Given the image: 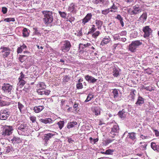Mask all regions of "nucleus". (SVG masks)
I'll use <instances>...</instances> for the list:
<instances>
[{
    "label": "nucleus",
    "mask_w": 159,
    "mask_h": 159,
    "mask_svg": "<svg viewBox=\"0 0 159 159\" xmlns=\"http://www.w3.org/2000/svg\"><path fill=\"white\" fill-rule=\"evenodd\" d=\"M43 15V20L46 24L51 23L53 20L52 13V11H42Z\"/></svg>",
    "instance_id": "obj_1"
},
{
    "label": "nucleus",
    "mask_w": 159,
    "mask_h": 159,
    "mask_svg": "<svg viewBox=\"0 0 159 159\" xmlns=\"http://www.w3.org/2000/svg\"><path fill=\"white\" fill-rule=\"evenodd\" d=\"M142 44V41L135 40L132 41L129 45V50L131 52H135L136 48Z\"/></svg>",
    "instance_id": "obj_2"
},
{
    "label": "nucleus",
    "mask_w": 159,
    "mask_h": 159,
    "mask_svg": "<svg viewBox=\"0 0 159 159\" xmlns=\"http://www.w3.org/2000/svg\"><path fill=\"white\" fill-rule=\"evenodd\" d=\"M142 11V9L138 5L133 6L132 9H129V13L131 15H135L140 13Z\"/></svg>",
    "instance_id": "obj_3"
},
{
    "label": "nucleus",
    "mask_w": 159,
    "mask_h": 159,
    "mask_svg": "<svg viewBox=\"0 0 159 159\" xmlns=\"http://www.w3.org/2000/svg\"><path fill=\"white\" fill-rule=\"evenodd\" d=\"M12 86L8 84H4L2 86L3 92L7 94H10L12 91Z\"/></svg>",
    "instance_id": "obj_4"
},
{
    "label": "nucleus",
    "mask_w": 159,
    "mask_h": 159,
    "mask_svg": "<svg viewBox=\"0 0 159 159\" xmlns=\"http://www.w3.org/2000/svg\"><path fill=\"white\" fill-rule=\"evenodd\" d=\"M71 47L70 42L66 40L63 42L62 46L61 47V50L63 52H67L69 51Z\"/></svg>",
    "instance_id": "obj_5"
},
{
    "label": "nucleus",
    "mask_w": 159,
    "mask_h": 159,
    "mask_svg": "<svg viewBox=\"0 0 159 159\" xmlns=\"http://www.w3.org/2000/svg\"><path fill=\"white\" fill-rule=\"evenodd\" d=\"M10 112L6 110H2L0 111V119L5 120L9 117Z\"/></svg>",
    "instance_id": "obj_6"
},
{
    "label": "nucleus",
    "mask_w": 159,
    "mask_h": 159,
    "mask_svg": "<svg viewBox=\"0 0 159 159\" xmlns=\"http://www.w3.org/2000/svg\"><path fill=\"white\" fill-rule=\"evenodd\" d=\"M13 130L11 126H7L3 129L2 135L4 136H8L11 134Z\"/></svg>",
    "instance_id": "obj_7"
},
{
    "label": "nucleus",
    "mask_w": 159,
    "mask_h": 159,
    "mask_svg": "<svg viewBox=\"0 0 159 159\" xmlns=\"http://www.w3.org/2000/svg\"><path fill=\"white\" fill-rule=\"evenodd\" d=\"M143 31L144 33L143 37L145 38L148 37L152 33V30L148 26L144 27L143 29Z\"/></svg>",
    "instance_id": "obj_8"
},
{
    "label": "nucleus",
    "mask_w": 159,
    "mask_h": 159,
    "mask_svg": "<svg viewBox=\"0 0 159 159\" xmlns=\"http://www.w3.org/2000/svg\"><path fill=\"white\" fill-rule=\"evenodd\" d=\"M0 49H2L1 51L2 52H4V53L3 55V57L4 58L7 57L9 55L11 49L9 48L1 47Z\"/></svg>",
    "instance_id": "obj_9"
},
{
    "label": "nucleus",
    "mask_w": 159,
    "mask_h": 159,
    "mask_svg": "<svg viewBox=\"0 0 159 159\" xmlns=\"http://www.w3.org/2000/svg\"><path fill=\"white\" fill-rule=\"evenodd\" d=\"M92 15L91 13H89L82 20V24L84 25L86 23L90 20L92 17Z\"/></svg>",
    "instance_id": "obj_10"
},
{
    "label": "nucleus",
    "mask_w": 159,
    "mask_h": 159,
    "mask_svg": "<svg viewBox=\"0 0 159 159\" xmlns=\"http://www.w3.org/2000/svg\"><path fill=\"white\" fill-rule=\"evenodd\" d=\"M85 78L89 82L91 83H94L96 82L97 80L95 79L93 77L89 76L88 75L85 76Z\"/></svg>",
    "instance_id": "obj_11"
},
{
    "label": "nucleus",
    "mask_w": 159,
    "mask_h": 159,
    "mask_svg": "<svg viewBox=\"0 0 159 159\" xmlns=\"http://www.w3.org/2000/svg\"><path fill=\"white\" fill-rule=\"evenodd\" d=\"M118 130L119 128L118 126L116 125H114L112 128L111 132V134L113 133V136L111 135L112 137H114V136L116 135V134H115L114 133H117L118 132Z\"/></svg>",
    "instance_id": "obj_12"
},
{
    "label": "nucleus",
    "mask_w": 159,
    "mask_h": 159,
    "mask_svg": "<svg viewBox=\"0 0 159 159\" xmlns=\"http://www.w3.org/2000/svg\"><path fill=\"white\" fill-rule=\"evenodd\" d=\"M76 6L72 3L70 5L68 8V11L71 12L75 13L76 12Z\"/></svg>",
    "instance_id": "obj_13"
},
{
    "label": "nucleus",
    "mask_w": 159,
    "mask_h": 159,
    "mask_svg": "<svg viewBox=\"0 0 159 159\" xmlns=\"http://www.w3.org/2000/svg\"><path fill=\"white\" fill-rule=\"evenodd\" d=\"M44 108V107L43 106H39L35 107L33 110L35 113H38L42 111Z\"/></svg>",
    "instance_id": "obj_14"
},
{
    "label": "nucleus",
    "mask_w": 159,
    "mask_h": 159,
    "mask_svg": "<svg viewBox=\"0 0 159 159\" xmlns=\"http://www.w3.org/2000/svg\"><path fill=\"white\" fill-rule=\"evenodd\" d=\"M110 39L109 37L104 38L101 41L100 45L103 46L107 44L110 42Z\"/></svg>",
    "instance_id": "obj_15"
},
{
    "label": "nucleus",
    "mask_w": 159,
    "mask_h": 159,
    "mask_svg": "<svg viewBox=\"0 0 159 159\" xmlns=\"http://www.w3.org/2000/svg\"><path fill=\"white\" fill-rule=\"evenodd\" d=\"M40 121L45 124L50 123L52 122V120L50 118H46L45 119H41L39 120Z\"/></svg>",
    "instance_id": "obj_16"
},
{
    "label": "nucleus",
    "mask_w": 159,
    "mask_h": 159,
    "mask_svg": "<svg viewBox=\"0 0 159 159\" xmlns=\"http://www.w3.org/2000/svg\"><path fill=\"white\" fill-rule=\"evenodd\" d=\"M126 114L124 110H122L118 112V115L121 118L124 119L125 118Z\"/></svg>",
    "instance_id": "obj_17"
},
{
    "label": "nucleus",
    "mask_w": 159,
    "mask_h": 159,
    "mask_svg": "<svg viewBox=\"0 0 159 159\" xmlns=\"http://www.w3.org/2000/svg\"><path fill=\"white\" fill-rule=\"evenodd\" d=\"M10 141L12 143H19L21 142V139L19 138L14 136L11 139Z\"/></svg>",
    "instance_id": "obj_18"
},
{
    "label": "nucleus",
    "mask_w": 159,
    "mask_h": 159,
    "mask_svg": "<svg viewBox=\"0 0 159 159\" xmlns=\"http://www.w3.org/2000/svg\"><path fill=\"white\" fill-rule=\"evenodd\" d=\"M118 68L115 67L113 68V75L114 77H117L119 75Z\"/></svg>",
    "instance_id": "obj_19"
},
{
    "label": "nucleus",
    "mask_w": 159,
    "mask_h": 159,
    "mask_svg": "<svg viewBox=\"0 0 159 159\" xmlns=\"http://www.w3.org/2000/svg\"><path fill=\"white\" fill-rule=\"evenodd\" d=\"M151 147L154 150H157L158 151L159 150V146L156 145L155 143L152 142L151 144Z\"/></svg>",
    "instance_id": "obj_20"
},
{
    "label": "nucleus",
    "mask_w": 159,
    "mask_h": 159,
    "mask_svg": "<svg viewBox=\"0 0 159 159\" xmlns=\"http://www.w3.org/2000/svg\"><path fill=\"white\" fill-rule=\"evenodd\" d=\"M77 125V123L76 121H72L68 122L67 125V128L70 129L73 128L75 125Z\"/></svg>",
    "instance_id": "obj_21"
},
{
    "label": "nucleus",
    "mask_w": 159,
    "mask_h": 159,
    "mask_svg": "<svg viewBox=\"0 0 159 159\" xmlns=\"http://www.w3.org/2000/svg\"><path fill=\"white\" fill-rule=\"evenodd\" d=\"M37 89H45L46 88V85L43 82H39L37 85Z\"/></svg>",
    "instance_id": "obj_22"
},
{
    "label": "nucleus",
    "mask_w": 159,
    "mask_h": 159,
    "mask_svg": "<svg viewBox=\"0 0 159 159\" xmlns=\"http://www.w3.org/2000/svg\"><path fill=\"white\" fill-rule=\"evenodd\" d=\"M95 24L98 29H100L103 24V22L100 20H95Z\"/></svg>",
    "instance_id": "obj_23"
},
{
    "label": "nucleus",
    "mask_w": 159,
    "mask_h": 159,
    "mask_svg": "<svg viewBox=\"0 0 159 159\" xmlns=\"http://www.w3.org/2000/svg\"><path fill=\"white\" fill-rule=\"evenodd\" d=\"M26 129V126L25 125L23 124L20 125L18 128L19 130L18 132L19 133L20 131H25V129Z\"/></svg>",
    "instance_id": "obj_24"
},
{
    "label": "nucleus",
    "mask_w": 159,
    "mask_h": 159,
    "mask_svg": "<svg viewBox=\"0 0 159 159\" xmlns=\"http://www.w3.org/2000/svg\"><path fill=\"white\" fill-rule=\"evenodd\" d=\"M92 111L93 113L96 116H98L100 114V111L95 107L92 108Z\"/></svg>",
    "instance_id": "obj_25"
},
{
    "label": "nucleus",
    "mask_w": 159,
    "mask_h": 159,
    "mask_svg": "<svg viewBox=\"0 0 159 159\" xmlns=\"http://www.w3.org/2000/svg\"><path fill=\"white\" fill-rule=\"evenodd\" d=\"M147 14L146 12L143 13L142 15L139 18V19L141 20V19H143V22H144L146 20L147 18Z\"/></svg>",
    "instance_id": "obj_26"
},
{
    "label": "nucleus",
    "mask_w": 159,
    "mask_h": 159,
    "mask_svg": "<svg viewBox=\"0 0 159 159\" xmlns=\"http://www.w3.org/2000/svg\"><path fill=\"white\" fill-rule=\"evenodd\" d=\"M144 102L143 98L140 97H138L137 102L136 103V104H139L140 105L141 104H143Z\"/></svg>",
    "instance_id": "obj_27"
},
{
    "label": "nucleus",
    "mask_w": 159,
    "mask_h": 159,
    "mask_svg": "<svg viewBox=\"0 0 159 159\" xmlns=\"http://www.w3.org/2000/svg\"><path fill=\"white\" fill-rule=\"evenodd\" d=\"M23 36L24 37H27L29 36V33L28 31V29L26 28H24L23 30Z\"/></svg>",
    "instance_id": "obj_28"
},
{
    "label": "nucleus",
    "mask_w": 159,
    "mask_h": 159,
    "mask_svg": "<svg viewBox=\"0 0 159 159\" xmlns=\"http://www.w3.org/2000/svg\"><path fill=\"white\" fill-rule=\"evenodd\" d=\"M128 136L132 140H134L136 139V134L133 132L129 133Z\"/></svg>",
    "instance_id": "obj_29"
},
{
    "label": "nucleus",
    "mask_w": 159,
    "mask_h": 159,
    "mask_svg": "<svg viewBox=\"0 0 159 159\" xmlns=\"http://www.w3.org/2000/svg\"><path fill=\"white\" fill-rule=\"evenodd\" d=\"M55 134H52V133H49L47 134H45V136L44 139L45 140H48L50 139H51L52 137Z\"/></svg>",
    "instance_id": "obj_30"
},
{
    "label": "nucleus",
    "mask_w": 159,
    "mask_h": 159,
    "mask_svg": "<svg viewBox=\"0 0 159 159\" xmlns=\"http://www.w3.org/2000/svg\"><path fill=\"white\" fill-rule=\"evenodd\" d=\"M18 108H19L20 112L21 113L22 111V109L24 107V106L20 102H18Z\"/></svg>",
    "instance_id": "obj_31"
},
{
    "label": "nucleus",
    "mask_w": 159,
    "mask_h": 159,
    "mask_svg": "<svg viewBox=\"0 0 159 159\" xmlns=\"http://www.w3.org/2000/svg\"><path fill=\"white\" fill-rule=\"evenodd\" d=\"M64 122L63 121H60L57 123L60 129H62L64 125Z\"/></svg>",
    "instance_id": "obj_32"
},
{
    "label": "nucleus",
    "mask_w": 159,
    "mask_h": 159,
    "mask_svg": "<svg viewBox=\"0 0 159 159\" xmlns=\"http://www.w3.org/2000/svg\"><path fill=\"white\" fill-rule=\"evenodd\" d=\"M93 98V95L91 94H89L87 97V99L85 100V102H87L91 100Z\"/></svg>",
    "instance_id": "obj_33"
},
{
    "label": "nucleus",
    "mask_w": 159,
    "mask_h": 159,
    "mask_svg": "<svg viewBox=\"0 0 159 159\" xmlns=\"http://www.w3.org/2000/svg\"><path fill=\"white\" fill-rule=\"evenodd\" d=\"M95 26L94 25H92V27L90 29V31L88 32V33L93 34L96 30V28H95Z\"/></svg>",
    "instance_id": "obj_34"
},
{
    "label": "nucleus",
    "mask_w": 159,
    "mask_h": 159,
    "mask_svg": "<svg viewBox=\"0 0 159 159\" xmlns=\"http://www.w3.org/2000/svg\"><path fill=\"white\" fill-rule=\"evenodd\" d=\"M19 82L18 83V85L21 86H23L25 83V81L23 79H20L19 80Z\"/></svg>",
    "instance_id": "obj_35"
},
{
    "label": "nucleus",
    "mask_w": 159,
    "mask_h": 159,
    "mask_svg": "<svg viewBox=\"0 0 159 159\" xmlns=\"http://www.w3.org/2000/svg\"><path fill=\"white\" fill-rule=\"evenodd\" d=\"M140 144H143L142 145L140 146V149L142 150H145L146 148V146H147V144L146 143H140Z\"/></svg>",
    "instance_id": "obj_36"
},
{
    "label": "nucleus",
    "mask_w": 159,
    "mask_h": 159,
    "mask_svg": "<svg viewBox=\"0 0 159 159\" xmlns=\"http://www.w3.org/2000/svg\"><path fill=\"white\" fill-rule=\"evenodd\" d=\"M59 13L60 15L61 16L62 18H65L66 16V13L64 12H61V11H59Z\"/></svg>",
    "instance_id": "obj_37"
},
{
    "label": "nucleus",
    "mask_w": 159,
    "mask_h": 159,
    "mask_svg": "<svg viewBox=\"0 0 159 159\" xmlns=\"http://www.w3.org/2000/svg\"><path fill=\"white\" fill-rule=\"evenodd\" d=\"M114 97L115 98L117 97L118 96V91L116 89H114L112 92Z\"/></svg>",
    "instance_id": "obj_38"
},
{
    "label": "nucleus",
    "mask_w": 159,
    "mask_h": 159,
    "mask_svg": "<svg viewBox=\"0 0 159 159\" xmlns=\"http://www.w3.org/2000/svg\"><path fill=\"white\" fill-rule=\"evenodd\" d=\"M70 78L68 76H65L63 79V82L65 84L66 82H68Z\"/></svg>",
    "instance_id": "obj_39"
},
{
    "label": "nucleus",
    "mask_w": 159,
    "mask_h": 159,
    "mask_svg": "<svg viewBox=\"0 0 159 159\" xmlns=\"http://www.w3.org/2000/svg\"><path fill=\"white\" fill-rule=\"evenodd\" d=\"M50 92V91L48 90L44 89L43 92H42L40 93H43V95L45 94L46 95H48L49 94Z\"/></svg>",
    "instance_id": "obj_40"
},
{
    "label": "nucleus",
    "mask_w": 159,
    "mask_h": 159,
    "mask_svg": "<svg viewBox=\"0 0 159 159\" xmlns=\"http://www.w3.org/2000/svg\"><path fill=\"white\" fill-rule=\"evenodd\" d=\"M30 119L33 123H34L36 121V117L35 116H31L30 117Z\"/></svg>",
    "instance_id": "obj_41"
},
{
    "label": "nucleus",
    "mask_w": 159,
    "mask_h": 159,
    "mask_svg": "<svg viewBox=\"0 0 159 159\" xmlns=\"http://www.w3.org/2000/svg\"><path fill=\"white\" fill-rule=\"evenodd\" d=\"M4 21H6L7 22H9L11 21H14L15 19L14 18H7L5 19Z\"/></svg>",
    "instance_id": "obj_42"
},
{
    "label": "nucleus",
    "mask_w": 159,
    "mask_h": 159,
    "mask_svg": "<svg viewBox=\"0 0 159 159\" xmlns=\"http://www.w3.org/2000/svg\"><path fill=\"white\" fill-rule=\"evenodd\" d=\"M6 152L7 153L9 152L10 151H11L12 150L13 148L11 146H7L6 147Z\"/></svg>",
    "instance_id": "obj_43"
},
{
    "label": "nucleus",
    "mask_w": 159,
    "mask_h": 159,
    "mask_svg": "<svg viewBox=\"0 0 159 159\" xmlns=\"http://www.w3.org/2000/svg\"><path fill=\"white\" fill-rule=\"evenodd\" d=\"M110 12V9H106L102 11V14L106 15Z\"/></svg>",
    "instance_id": "obj_44"
},
{
    "label": "nucleus",
    "mask_w": 159,
    "mask_h": 159,
    "mask_svg": "<svg viewBox=\"0 0 159 159\" xmlns=\"http://www.w3.org/2000/svg\"><path fill=\"white\" fill-rule=\"evenodd\" d=\"M112 141H113L112 140L110 139H107L106 140H105V141H104V145H106L108 144H109V143H111Z\"/></svg>",
    "instance_id": "obj_45"
},
{
    "label": "nucleus",
    "mask_w": 159,
    "mask_h": 159,
    "mask_svg": "<svg viewBox=\"0 0 159 159\" xmlns=\"http://www.w3.org/2000/svg\"><path fill=\"white\" fill-rule=\"evenodd\" d=\"M7 102L6 101L0 100V105L1 106H4L7 105Z\"/></svg>",
    "instance_id": "obj_46"
},
{
    "label": "nucleus",
    "mask_w": 159,
    "mask_h": 159,
    "mask_svg": "<svg viewBox=\"0 0 159 159\" xmlns=\"http://www.w3.org/2000/svg\"><path fill=\"white\" fill-rule=\"evenodd\" d=\"M76 87L77 89H81L83 88V85L81 83H77L76 85Z\"/></svg>",
    "instance_id": "obj_47"
},
{
    "label": "nucleus",
    "mask_w": 159,
    "mask_h": 159,
    "mask_svg": "<svg viewBox=\"0 0 159 159\" xmlns=\"http://www.w3.org/2000/svg\"><path fill=\"white\" fill-rule=\"evenodd\" d=\"M90 141H91V143L93 144L95 143L98 141V139H93L92 138H90Z\"/></svg>",
    "instance_id": "obj_48"
},
{
    "label": "nucleus",
    "mask_w": 159,
    "mask_h": 159,
    "mask_svg": "<svg viewBox=\"0 0 159 159\" xmlns=\"http://www.w3.org/2000/svg\"><path fill=\"white\" fill-rule=\"evenodd\" d=\"M45 89H37V92L39 94L42 95L43 93H40L42 92H43Z\"/></svg>",
    "instance_id": "obj_49"
},
{
    "label": "nucleus",
    "mask_w": 159,
    "mask_h": 159,
    "mask_svg": "<svg viewBox=\"0 0 159 159\" xmlns=\"http://www.w3.org/2000/svg\"><path fill=\"white\" fill-rule=\"evenodd\" d=\"M113 151L112 150L109 149L106 151L105 153H106V154H112Z\"/></svg>",
    "instance_id": "obj_50"
},
{
    "label": "nucleus",
    "mask_w": 159,
    "mask_h": 159,
    "mask_svg": "<svg viewBox=\"0 0 159 159\" xmlns=\"http://www.w3.org/2000/svg\"><path fill=\"white\" fill-rule=\"evenodd\" d=\"M99 33L100 32L99 31H96L92 34V36L94 38H96L99 35Z\"/></svg>",
    "instance_id": "obj_51"
},
{
    "label": "nucleus",
    "mask_w": 159,
    "mask_h": 159,
    "mask_svg": "<svg viewBox=\"0 0 159 159\" xmlns=\"http://www.w3.org/2000/svg\"><path fill=\"white\" fill-rule=\"evenodd\" d=\"M103 1V0H93V2L95 4H98L102 2Z\"/></svg>",
    "instance_id": "obj_52"
},
{
    "label": "nucleus",
    "mask_w": 159,
    "mask_h": 159,
    "mask_svg": "<svg viewBox=\"0 0 159 159\" xmlns=\"http://www.w3.org/2000/svg\"><path fill=\"white\" fill-rule=\"evenodd\" d=\"M2 11L4 14L6 13L7 11V9L5 7L2 8Z\"/></svg>",
    "instance_id": "obj_53"
},
{
    "label": "nucleus",
    "mask_w": 159,
    "mask_h": 159,
    "mask_svg": "<svg viewBox=\"0 0 159 159\" xmlns=\"http://www.w3.org/2000/svg\"><path fill=\"white\" fill-rule=\"evenodd\" d=\"M111 9L116 11L117 10V7L114 4H113L112 6L111 7Z\"/></svg>",
    "instance_id": "obj_54"
},
{
    "label": "nucleus",
    "mask_w": 159,
    "mask_h": 159,
    "mask_svg": "<svg viewBox=\"0 0 159 159\" xmlns=\"http://www.w3.org/2000/svg\"><path fill=\"white\" fill-rule=\"evenodd\" d=\"M25 76L21 72L20 73V76L19 77L18 79L19 80H20V79H24V78H25Z\"/></svg>",
    "instance_id": "obj_55"
},
{
    "label": "nucleus",
    "mask_w": 159,
    "mask_h": 159,
    "mask_svg": "<svg viewBox=\"0 0 159 159\" xmlns=\"http://www.w3.org/2000/svg\"><path fill=\"white\" fill-rule=\"evenodd\" d=\"M116 18L120 21L123 20V18L120 15H118L116 16Z\"/></svg>",
    "instance_id": "obj_56"
},
{
    "label": "nucleus",
    "mask_w": 159,
    "mask_h": 159,
    "mask_svg": "<svg viewBox=\"0 0 159 159\" xmlns=\"http://www.w3.org/2000/svg\"><path fill=\"white\" fill-rule=\"evenodd\" d=\"M22 49L20 47H19L17 50V52L18 53H20L22 51Z\"/></svg>",
    "instance_id": "obj_57"
},
{
    "label": "nucleus",
    "mask_w": 159,
    "mask_h": 159,
    "mask_svg": "<svg viewBox=\"0 0 159 159\" xmlns=\"http://www.w3.org/2000/svg\"><path fill=\"white\" fill-rule=\"evenodd\" d=\"M34 30L35 31L34 32V33L35 34H37V35H39V32L38 31V30L36 28H34Z\"/></svg>",
    "instance_id": "obj_58"
},
{
    "label": "nucleus",
    "mask_w": 159,
    "mask_h": 159,
    "mask_svg": "<svg viewBox=\"0 0 159 159\" xmlns=\"http://www.w3.org/2000/svg\"><path fill=\"white\" fill-rule=\"evenodd\" d=\"M145 89L147 90H149L150 91H152V90H153V89L152 88L150 87H146Z\"/></svg>",
    "instance_id": "obj_59"
},
{
    "label": "nucleus",
    "mask_w": 159,
    "mask_h": 159,
    "mask_svg": "<svg viewBox=\"0 0 159 159\" xmlns=\"http://www.w3.org/2000/svg\"><path fill=\"white\" fill-rule=\"evenodd\" d=\"M126 34V32L125 31H123L122 32H121L120 33V35L121 36L122 35H125Z\"/></svg>",
    "instance_id": "obj_60"
},
{
    "label": "nucleus",
    "mask_w": 159,
    "mask_h": 159,
    "mask_svg": "<svg viewBox=\"0 0 159 159\" xmlns=\"http://www.w3.org/2000/svg\"><path fill=\"white\" fill-rule=\"evenodd\" d=\"M140 137L142 139H147L148 137L147 136H144L142 134L140 136Z\"/></svg>",
    "instance_id": "obj_61"
},
{
    "label": "nucleus",
    "mask_w": 159,
    "mask_h": 159,
    "mask_svg": "<svg viewBox=\"0 0 159 159\" xmlns=\"http://www.w3.org/2000/svg\"><path fill=\"white\" fill-rule=\"evenodd\" d=\"M83 45L84 47H89V46L91 45V44L90 43H88L87 44H83Z\"/></svg>",
    "instance_id": "obj_62"
},
{
    "label": "nucleus",
    "mask_w": 159,
    "mask_h": 159,
    "mask_svg": "<svg viewBox=\"0 0 159 159\" xmlns=\"http://www.w3.org/2000/svg\"><path fill=\"white\" fill-rule=\"evenodd\" d=\"M68 141L70 143H72L73 142V140H72L71 139L69 138L68 139Z\"/></svg>",
    "instance_id": "obj_63"
},
{
    "label": "nucleus",
    "mask_w": 159,
    "mask_h": 159,
    "mask_svg": "<svg viewBox=\"0 0 159 159\" xmlns=\"http://www.w3.org/2000/svg\"><path fill=\"white\" fill-rule=\"evenodd\" d=\"M126 40V39L125 38H122L121 39V41L123 42H125Z\"/></svg>",
    "instance_id": "obj_64"
}]
</instances>
